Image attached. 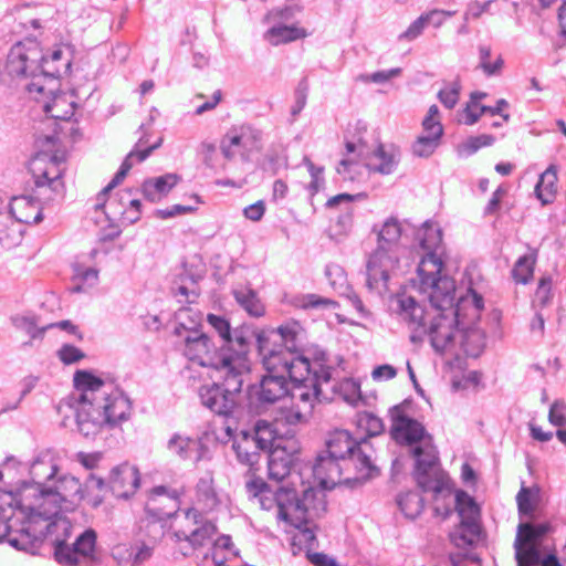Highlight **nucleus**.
I'll use <instances>...</instances> for the list:
<instances>
[{"mask_svg": "<svg viewBox=\"0 0 566 566\" xmlns=\"http://www.w3.org/2000/svg\"><path fill=\"white\" fill-rule=\"evenodd\" d=\"M460 91H461L460 82L455 81L449 87L440 90L438 93V98L447 108L451 109L459 102Z\"/></svg>", "mask_w": 566, "mask_h": 566, "instance_id": "obj_64", "label": "nucleus"}, {"mask_svg": "<svg viewBox=\"0 0 566 566\" xmlns=\"http://www.w3.org/2000/svg\"><path fill=\"white\" fill-rule=\"evenodd\" d=\"M217 533L214 520L200 518L199 522H189L185 520L180 526L174 532L176 543L185 544L181 547L182 555H188L190 552L209 544Z\"/></svg>", "mask_w": 566, "mask_h": 566, "instance_id": "obj_13", "label": "nucleus"}, {"mask_svg": "<svg viewBox=\"0 0 566 566\" xmlns=\"http://www.w3.org/2000/svg\"><path fill=\"white\" fill-rule=\"evenodd\" d=\"M443 266V261L438 253H424L417 269L420 286L427 287L428 284L440 280V276H443L441 274Z\"/></svg>", "mask_w": 566, "mask_h": 566, "instance_id": "obj_32", "label": "nucleus"}, {"mask_svg": "<svg viewBox=\"0 0 566 566\" xmlns=\"http://www.w3.org/2000/svg\"><path fill=\"white\" fill-rule=\"evenodd\" d=\"M184 494V489L167 485L154 486L147 492L145 512L156 521H165L179 511Z\"/></svg>", "mask_w": 566, "mask_h": 566, "instance_id": "obj_11", "label": "nucleus"}, {"mask_svg": "<svg viewBox=\"0 0 566 566\" xmlns=\"http://www.w3.org/2000/svg\"><path fill=\"white\" fill-rule=\"evenodd\" d=\"M230 387H233V380H226ZM241 388L238 390L240 391ZM234 388L223 389L217 384L202 386L199 390V397L202 405L209 408L211 411L228 416L235 407Z\"/></svg>", "mask_w": 566, "mask_h": 566, "instance_id": "obj_18", "label": "nucleus"}, {"mask_svg": "<svg viewBox=\"0 0 566 566\" xmlns=\"http://www.w3.org/2000/svg\"><path fill=\"white\" fill-rule=\"evenodd\" d=\"M73 385L81 392L78 401H101L96 394L104 387V380L90 370L80 369L74 373Z\"/></svg>", "mask_w": 566, "mask_h": 566, "instance_id": "obj_29", "label": "nucleus"}, {"mask_svg": "<svg viewBox=\"0 0 566 566\" xmlns=\"http://www.w3.org/2000/svg\"><path fill=\"white\" fill-rule=\"evenodd\" d=\"M76 422L85 437H95L105 426L101 401H77Z\"/></svg>", "mask_w": 566, "mask_h": 566, "instance_id": "obj_21", "label": "nucleus"}, {"mask_svg": "<svg viewBox=\"0 0 566 566\" xmlns=\"http://www.w3.org/2000/svg\"><path fill=\"white\" fill-rule=\"evenodd\" d=\"M557 171L554 166L548 167L539 177L535 193L543 205L552 203L557 195Z\"/></svg>", "mask_w": 566, "mask_h": 566, "instance_id": "obj_38", "label": "nucleus"}, {"mask_svg": "<svg viewBox=\"0 0 566 566\" xmlns=\"http://www.w3.org/2000/svg\"><path fill=\"white\" fill-rule=\"evenodd\" d=\"M65 153L50 156L46 153L38 154L29 164V171L32 175L34 185L38 188L48 187L57 195H63L65 185L63 176L65 172Z\"/></svg>", "mask_w": 566, "mask_h": 566, "instance_id": "obj_8", "label": "nucleus"}, {"mask_svg": "<svg viewBox=\"0 0 566 566\" xmlns=\"http://www.w3.org/2000/svg\"><path fill=\"white\" fill-rule=\"evenodd\" d=\"M323 515L311 518L304 522L300 526H293L296 532L292 536V546L297 548V551H305L306 556L311 554V549L313 548L316 542L315 530L316 525L314 524L316 520L321 518Z\"/></svg>", "mask_w": 566, "mask_h": 566, "instance_id": "obj_37", "label": "nucleus"}, {"mask_svg": "<svg viewBox=\"0 0 566 566\" xmlns=\"http://www.w3.org/2000/svg\"><path fill=\"white\" fill-rule=\"evenodd\" d=\"M401 512L408 518H416L423 510V500L417 492H406L398 499Z\"/></svg>", "mask_w": 566, "mask_h": 566, "instance_id": "obj_51", "label": "nucleus"}, {"mask_svg": "<svg viewBox=\"0 0 566 566\" xmlns=\"http://www.w3.org/2000/svg\"><path fill=\"white\" fill-rule=\"evenodd\" d=\"M56 472L57 465L48 454L39 457L31 465V474L39 482L53 478Z\"/></svg>", "mask_w": 566, "mask_h": 566, "instance_id": "obj_54", "label": "nucleus"}, {"mask_svg": "<svg viewBox=\"0 0 566 566\" xmlns=\"http://www.w3.org/2000/svg\"><path fill=\"white\" fill-rule=\"evenodd\" d=\"M415 459L413 476L423 492H432L434 501L451 497V484L448 474L441 469L439 452L433 438H427L410 450Z\"/></svg>", "mask_w": 566, "mask_h": 566, "instance_id": "obj_5", "label": "nucleus"}, {"mask_svg": "<svg viewBox=\"0 0 566 566\" xmlns=\"http://www.w3.org/2000/svg\"><path fill=\"white\" fill-rule=\"evenodd\" d=\"M48 129H52V134H43L39 136L38 142L42 147L56 145L66 148L82 137L78 123L73 117L69 119L49 120L45 123Z\"/></svg>", "mask_w": 566, "mask_h": 566, "instance_id": "obj_19", "label": "nucleus"}, {"mask_svg": "<svg viewBox=\"0 0 566 566\" xmlns=\"http://www.w3.org/2000/svg\"><path fill=\"white\" fill-rule=\"evenodd\" d=\"M503 67L504 60L501 54L494 55L490 46L480 45L478 69L486 76H495L502 73Z\"/></svg>", "mask_w": 566, "mask_h": 566, "instance_id": "obj_42", "label": "nucleus"}, {"mask_svg": "<svg viewBox=\"0 0 566 566\" xmlns=\"http://www.w3.org/2000/svg\"><path fill=\"white\" fill-rule=\"evenodd\" d=\"M51 490L64 505V511H73L83 499L82 484L74 476L59 479Z\"/></svg>", "mask_w": 566, "mask_h": 566, "instance_id": "obj_27", "label": "nucleus"}, {"mask_svg": "<svg viewBox=\"0 0 566 566\" xmlns=\"http://www.w3.org/2000/svg\"><path fill=\"white\" fill-rule=\"evenodd\" d=\"M234 295L237 302L249 315L254 317H261L264 315L265 307L253 291H238Z\"/></svg>", "mask_w": 566, "mask_h": 566, "instance_id": "obj_52", "label": "nucleus"}, {"mask_svg": "<svg viewBox=\"0 0 566 566\" xmlns=\"http://www.w3.org/2000/svg\"><path fill=\"white\" fill-rule=\"evenodd\" d=\"M96 535L92 530L82 533L73 544L84 560L90 559L95 551Z\"/></svg>", "mask_w": 566, "mask_h": 566, "instance_id": "obj_59", "label": "nucleus"}, {"mask_svg": "<svg viewBox=\"0 0 566 566\" xmlns=\"http://www.w3.org/2000/svg\"><path fill=\"white\" fill-rule=\"evenodd\" d=\"M260 135L249 126L234 127L222 138L220 147L226 159L232 160L235 154L248 156L251 151L258 150Z\"/></svg>", "mask_w": 566, "mask_h": 566, "instance_id": "obj_15", "label": "nucleus"}, {"mask_svg": "<svg viewBox=\"0 0 566 566\" xmlns=\"http://www.w3.org/2000/svg\"><path fill=\"white\" fill-rule=\"evenodd\" d=\"M70 64L71 61L65 56L64 49L57 45L50 53L43 54L41 73L55 77L61 74L62 70L67 69Z\"/></svg>", "mask_w": 566, "mask_h": 566, "instance_id": "obj_39", "label": "nucleus"}, {"mask_svg": "<svg viewBox=\"0 0 566 566\" xmlns=\"http://www.w3.org/2000/svg\"><path fill=\"white\" fill-rule=\"evenodd\" d=\"M101 406L105 424H119L123 421H126L130 416V401L119 392H112L106 397L101 398Z\"/></svg>", "mask_w": 566, "mask_h": 566, "instance_id": "obj_25", "label": "nucleus"}, {"mask_svg": "<svg viewBox=\"0 0 566 566\" xmlns=\"http://www.w3.org/2000/svg\"><path fill=\"white\" fill-rule=\"evenodd\" d=\"M538 252L535 249H530L524 255H521L514 263L511 275L516 284H528L535 271Z\"/></svg>", "mask_w": 566, "mask_h": 566, "instance_id": "obj_34", "label": "nucleus"}, {"mask_svg": "<svg viewBox=\"0 0 566 566\" xmlns=\"http://www.w3.org/2000/svg\"><path fill=\"white\" fill-rule=\"evenodd\" d=\"M55 557L60 564L66 566H77L82 562H85L74 545L71 547L63 542L56 544Z\"/></svg>", "mask_w": 566, "mask_h": 566, "instance_id": "obj_58", "label": "nucleus"}, {"mask_svg": "<svg viewBox=\"0 0 566 566\" xmlns=\"http://www.w3.org/2000/svg\"><path fill=\"white\" fill-rule=\"evenodd\" d=\"M140 474L136 467L122 464L113 469L109 478V486L117 497H128L138 490Z\"/></svg>", "mask_w": 566, "mask_h": 566, "instance_id": "obj_22", "label": "nucleus"}, {"mask_svg": "<svg viewBox=\"0 0 566 566\" xmlns=\"http://www.w3.org/2000/svg\"><path fill=\"white\" fill-rule=\"evenodd\" d=\"M274 336V332H260L256 335L258 349L269 375H282L285 378L289 360L293 354L287 352L283 345L276 344Z\"/></svg>", "mask_w": 566, "mask_h": 566, "instance_id": "obj_14", "label": "nucleus"}, {"mask_svg": "<svg viewBox=\"0 0 566 566\" xmlns=\"http://www.w3.org/2000/svg\"><path fill=\"white\" fill-rule=\"evenodd\" d=\"M429 296L434 313H457L455 304V282L448 275L440 276V280L421 287Z\"/></svg>", "mask_w": 566, "mask_h": 566, "instance_id": "obj_20", "label": "nucleus"}, {"mask_svg": "<svg viewBox=\"0 0 566 566\" xmlns=\"http://www.w3.org/2000/svg\"><path fill=\"white\" fill-rule=\"evenodd\" d=\"M321 396L322 390L316 382L301 384L293 389L290 400L311 415L315 403L322 400Z\"/></svg>", "mask_w": 566, "mask_h": 566, "instance_id": "obj_33", "label": "nucleus"}, {"mask_svg": "<svg viewBox=\"0 0 566 566\" xmlns=\"http://www.w3.org/2000/svg\"><path fill=\"white\" fill-rule=\"evenodd\" d=\"M458 350L468 357H478L484 349L485 338L480 329L471 328L460 332Z\"/></svg>", "mask_w": 566, "mask_h": 566, "instance_id": "obj_35", "label": "nucleus"}, {"mask_svg": "<svg viewBox=\"0 0 566 566\" xmlns=\"http://www.w3.org/2000/svg\"><path fill=\"white\" fill-rule=\"evenodd\" d=\"M227 511V503L219 495L213 478L207 475L201 478L193 489L190 505L185 510V522H199L200 518L217 520Z\"/></svg>", "mask_w": 566, "mask_h": 566, "instance_id": "obj_7", "label": "nucleus"}, {"mask_svg": "<svg viewBox=\"0 0 566 566\" xmlns=\"http://www.w3.org/2000/svg\"><path fill=\"white\" fill-rule=\"evenodd\" d=\"M399 315L411 331V342L418 343L427 334V316L431 319L434 313H428L413 297L402 296L399 298Z\"/></svg>", "mask_w": 566, "mask_h": 566, "instance_id": "obj_16", "label": "nucleus"}, {"mask_svg": "<svg viewBox=\"0 0 566 566\" xmlns=\"http://www.w3.org/2000/svg\"><path fill=\"white\" fill-rule=\"evenodd\" d=\"M553 297L554 292L552 277L549 275L541 276L532 297V306L535 310H543L552 304Z\"/></svg>", "mask_w": 566, "mask_h": 566, "instance_id": "obj_47", "label": "nucleus"}, {"mask_svg": "<svg viewBox=\"0 0 566 566\" xmlns=\"http://www.w3.org/2000/svg\"><path fill=\"white\" fill-rule=\"evenodd\" d=\"M76 98L71 93L54 94L50 101H43V111L50 116V120L69 119L74 116Z\"/></svg>", "mask_w": 566, "mask_h": 566, "instance_id": "obj_28", "label": "nucleus"}, {"mask_svg": "<svg viewBox=\"0 0 566 566\" xmlns=\"http://www.w3.org/2000/svg\"><path fill=\"white\" fill-rule=\"evenodd\" d=\"M539 489L536 486H522L516 495L518 512L523 515H531L538 502Z\"/></svg>", "mask_w": 566, "mask_h": 566, "instance_id": "obj_53", "label": "nucleus"}, {"mask_svg": "<svg viewBox=\"0 0 566 566\" xmlns=\"http://www.w3.org/2000/svg\"><path fill=\"white\" fill-rule=\"evenodd\" d=\"M431 346L436 352L460 356L458 350V329L457 313H434L427 328Z\"/></svg>", "mask_w": 566, "mask_h": 566, "instance_id": "obj_10", "label": "nucleus"}, {"mask_svg": "<svg viewBox=\"0 0 566 566\" xmlns=\"http://www.w3.org/2000/svg\"><path fill=\"white\" fill-rule=\"evenodd\" d=\"M418 241L424 253H438L442 243V231L436 224L426 222L418 232Z\"/></svg>", "mask_w": 566, "mask_h": 566, "instance_id": "obj_43", "label": "nucleus"}, {"mask_svg": "<svg viewBox=\"0 0 566 566\" xmlns=\"http://www.w3.org/2000/svg\"><path fill=\"white\" fill-rule=\"evenodd\" d=\"M480 535V524H468L460 522L457 530L451 534V541L458 547L464 548L472 545Z\"/></svg>", "mask_w": 566, "mask_h": 566, "instance_id": "obj_50", "label": "nucleus"}, {"mask_svg": "<svg viewBox=\"0 0 566 566\" xmlns=\"http://www.w3.org/2000/svg\"><path fill=\"white\" fill-rule=\"evenodd\" d=\"M161 144V139L158 142L148 145L145 140L139 139L135 145V148L128 153L126 158L124 159L119 170L116 172L112 181L101 191V196H105L116 186H118L125 177L128 175L130 169L133 168L135 163H143L146 160L149 155L157 149Z\"/></svg>", "mask_w": 566, "mask_h": 566, "instance_id": "obj_23", "label": "nucleus"}, {"mask_svg": "<svg viewBox=\"0 0 566 566\" xmlns=\"http://www.w3.org/2000/svg\"><path fill=\"white\" fill-rule=\"evenodd\" d=\"M391 436L398 443L409 447L410 450L432 437L421 422L402 413L394 418Z\"/></svg>", "mask_w": 566, "mask_h": 566, "instance_id": "obj_17", "label": "nucleus"}, {"mask_svg": "<svg viewBox=\"0 0 566 566\" xmlns=\"http://www.w3.org/2000/svg\"><path fill=\"white\" fill-rule=\"evenodd\" d=\"M439 14L438 12H427L421 14L417 20H415L409 28L400 35L401 39L407 41H412L418 38L426 25L429 24V20L433 19L434 15Z\"/></svg>", "mask_w": 566, "mask_h": 566, "instance_id": "obj_63", "label": "nucleus"}, {"mask_svg": "<svg viewBox=\"0 0 566 566\" xmlns=\"http://www.w3.org/2000/svg\"><path fill=\"white\" fill-rule=\"evenodd\" d=\"M326 446L332 458L348 459L361 478H369L377 472L374 450L367 438L356 441L349 431L337 429L329 433Z\"/></svg>", "mask_w": 566, "mask_h": 566, "instance_id": "obj_6", "label": "nucleus"}, {"mask_svg": "<svg viewBox=\"0 0 566 566\" xmlns=\"http://www.w3.org/2000/svg\"><path fill=\"white\" fill-rule=\"evenodd\" d=\"M10 505L19 510V518L28 526L24 532L34 542L44 536L51 520L65 512L56 494L51 489L41 488L40 483L20 488L12 496Z\"/></svg>", "mask_w": 566, "mask_h": 566, "instance_id": "obj_3", "label": "nucleus"}, {"mask_svg": "<svg viewBox=\"0 0 566 566\" xmlns=\"http://www.w3.org/2000/svg\"><path fill=\"white\" fill-rule=\"evenodd\" d=\"M22 241L21 226L12 219L0 220V244L6 249L18 247Z\"/></svg>", "mask_w": 566, "mask_h": 566, "instance_id": "obj_45", "label": "nucleus"}, {"mask_svg": "<svg viewBox=\"0 0 566 566\" xmlns=\"http://www.w3.org/2000/svg\"><path fill=\"white\" fill-rule=\"evenodd\" d=\"M292 486L271 489L261 478L251 476L247 489L259 500L260 506L272 512L280 522L289 526H300L304 522L323 515L327 511L326 494L322 490L306 488L298 497L295 483Z\"/></svg>", "mask_w": 566, "mask_h": 566, "instance_id": "obj_1", "label": "nucleus"}, {"mask_svg": "<svg viewBox=\"0 0 566 566\" xmlns=\"http://www.w3.org/2000/svg\"><path fill=\"white\" fill-rule=\"evenodd\" d=\"M43 51L34 38H25L17 42L10 50L7 69L13 76H27L41 73Z\"/></svg>", "mask_w": 566, "mask_h": 566, "instance_id": "obj_9", "label": "nucleus"}, {"mask_svg": "<svg viewBox=\"0 0 566 566\" xmlns=\"http://www.w3.org/2000/svg\"><path fill=\"white\" fill-rule=\"evenodd\" d=\"M27 524L19 518V510L9 520L0 517V541H8L19 549H27L34 544L33 538L24 531Z\"/></svg>", "mask_w": 566, "mask_h": 566, "instance_id": "obj_24", "label": "nucleus"}, {"mask_svg": "<svg viewBox=\"0 0 566 566\" xmlns=\"http://www.w3.org/2000/svg\"><path fill=\"white\" fill-rule=\"evenodd\" d=\"M207 322L220 335V337L230 347L232 345L231 326L229 321L220 315L208 314Z\"/></svg>", "mask_w": 566, "mask_h": 566, "instance_id": "obj_61", "label": "nucleus"}, {"mask_svg": "<svg viewBox=\"0 0 566 566\" xmlns=\"http://www.w3.org/2000/svg\"><path fill=\"white\" fill-rule=\"evenodd\" d=\"M355 424L357 430L368 438L379 436L385 430L382 420L367 411L357 413Z\"/></svg>", "mask_w": 566, "mask_h": 566, "instance_id": "obj_48", "label": "nucleus"}, {"mask_svg": "<svg viewBox=\"0 0 566 566\" xmlns=\"http://www.w3.org/2000/svg\"><path fill=\"white\" fill-rule=\"evenodd\" d=\"M48 74L36 73L33 80L28 84L27 90L29 94L39 103L43 104V101H50L49 94L53 93L56 87V78Z\"/></svg>", "mask_w": 566, "mask_h": 566, "instance_id": "obj_41", "label": "nucleus"}, {"mask_svg": "<svg viewBox=\"0 0 566 566\" xmlns=\"http://www.w3.org/2000/svg\"><path fill=\"white\" fill-rule=\"evenodd\" d=\"M268 34L273 44L295 41L306 35L303 29L287 25L274 27L269 30Z\"/></svg>", "mask_w": 566, "mask_h": 566, "instance_id": "obj_55", "label": "nucleus"}, {"mask_svg": "<svg viewBox=\"0 0 566 566\" xmlns=\"http://www.w3.org/2000/svg\"><path fill=\"white\" fill-rule=\"evenodd\" d=\"M516 559L518 566H535L539 562L538 551L534 545L516 544Z\"/></svg>", "mask_w": 566, "mask_h": 566, "instance_id": "obj_62", "label": "nucleus"}, {"mask_svg": "<svg viewBox=\"0 0 566 566\" xmlns=\"http://www.w3.org/2000/svg\"><path fill=\"white\" fill-rule=\"evenodd\" d=\"M298 451L300 444L294 438L274 440L269 454V478L280 482L291 476Z\"/></svg>", "mask_w": 566, "mask_h": 566, "instance_id": "obj_12", "label": "nucleus"}, {"mask_svg": "<svg viewBox=\"0 0 566 566\" xmlns=\"http://www.w3.org/2000/svg\"><path fill=\"white\" fill-rule=\"evenodd\" d=\"M402 228L398 220L390 218L377 232V248L366 263V285L370 292L382 295L388 291L390 272L399 264Z\"/></svg>", "mask_w": 566, "mask_h": 566, "instance_id": "obj_4", "label": "nucleus"}, {"mask_svg": "<svg viewBox=\"0 0 566 566\" xmlns=\"http://www.w3.org/2000/svg\"><path fill=\"white\" fill-rule=\"evenodd\" d=\"M10 213L18 223H38L42 220L41 202L30 196L13 197Z\"/></svg>", "mask_w": 566, "mask_h": 566, "instance_id": "obj_26", "label": "nucleus"}, {"mask_svg": "<svg viewBox=\"0 0 566 566\" xmlns=\"http://www.w3.org/2000/svg\"><path fill=\"white\" fill-rule=\"evenodd\" d=\"M339 458H326L317 459L314 465V473L319 479L321 484L324 486H334L340 481V469L336 460Z\"/></svg>", "mask_w": 566, "mask_h": 566, "instance_id": "obj_36", "label": "nucleus"}, {"mask_svg": "<svg viewBox=\"0 0 566 566\" xmlns=\"http://www.w3.org/2000/svg\"><path fill=\"white\" fill-rule=\"evenodd\" d=\"M441 137L422 133L415 142L412 151L418 157H428L434 153L439 146Z\"/></svg>", "mask_w": 566, "mask_h": 566, "instance_id": "obj_56", "label": "nucleus"}, {"mask_svg": "<svg viewBox=\"0 0 566 566\" xmlns=\"http://www.w3.org/2000/svg\"><path fill=\"white\" fill-rule=\"evenodd\" d=\"M184 355L202 367L219 371L224 380L232 379L234 390L241 388V376L250 369L244 354L219 348L205 333L191 332L186 336Z\"/></svg>", "mask_w": 566, "mask_h": 566, "instance_id": "obj_2", "label": "nucleus"}, {"mask_svg": "<svg viewBox=\"0 0 566 566\" xmlns=\"http://www.w3.org/2000/svg\"><path fill=\"white\" fill-rule=\"evenodd\" d=\"M287 394L286 379L280 376L266 375L262 378L256 397L262 403H274Z\"/></svg>", "mask_w": 566, "mask_h": 566, "instance_id": "obj_31", "label": "nucleus"}, {"mask_svg": "<svg viewBox=\"0 0 566 566\" xmlns=\"http://www.w3.org/2000/svg\"><path fill=\"white\" fill-rule=\"evenodd\" d=\"M335 394L345 402L357 406L361 400L360 384L353 378H345L334 387Z\"/></svg>", "mask_w": 566, "mask_h": 566, "instance_id": "obj_49", "label": "nucleus"}, {"mask_svg": "<svg viewBox=\"0 0 566 566\" xmlns=\"http://www.w3.org/2000/svg\"><path fill=\"white\" fill-rule=\"evenodd\" d=\"M396 164V155L394 151H387L384 145H379L369 156L367 166L370 170L380 174H390Z\"/></svg>", "mask_w": 566, "mask_h": 566, "instance_id": "obj_44", "label": "nucleus"}, {"mask_svg": "<svg viewBox=\"0 0 566 566\" xmlns=\"http://www.w3.org/2000/svg\"><path fill=\"white\" fill-rule=\"evenodd\" d=\"M180 181L177 174H166L144 181L142 190L146 199L156 202L166 197Z\"/></svg>", "mask_w": 566, "mask_h": 566, "instance_id": "obj_30", "label": "nucleus"}, {"mask_svg": "<svg viewBox=\"0 0 566 566\" xmlns=\"http://www.w3.org/2000/svg\"><path fill=\"white\" fill-rule=\"evenodd\" d=\"M301 307L304 310H335L338 307L336 301L321 296L318 294H307L301 298Z\"/></svg>", "mask_w": 566, "mask_h": 566, "instance_id": "obj_60", "label": "nucleus"}, {"mask_svg": "<svg viewBox=\"0 0 566 566\" xmlns=\"http://www.w3.org/2000/svg\"><path fill=\"white\" fill-rule=\"evenodd\" d=\"M422 133L437 137H442L443 126L441 124L440 112L437 105H431L427 115L422 119Z\"/></svg>", "mask_w": 566, "mask_h": 566, "instance_id": "obj_57", "label": "nucleus"}, {"mask_svg": "<svg viewBox=\"0 0 566 566\" xmlns=\"http://www.w3.org/2000/svg\"><path fill=\"white\" fill-rule=\"evenodd\" d=\"M312 371V365L310 360L303 356L292 355L289 360V366L285 371V378L289 377L292 381L306 384L310 374Z\"/></svg>", "mask_w": 566, "mask_h": 566, "instance_id": "obj_46", "label": "nucleus"}, {"mask_svg": "<svg viewBox=\"0 0 566 566\" xmlns=\"http://www.w3.org/2000/svg\"><path fill=\"white\" fill-rule=\"evenodd\" d=\"M455 510L461 521L468 524H479L480 507L474 499L464 491L455 492Z\"/></svg>", "mask_w": 566, "mask_h": 566, "instance_id": "obj_40", "label": "nucleus"}]
</instances>
